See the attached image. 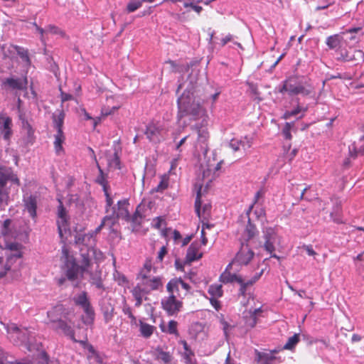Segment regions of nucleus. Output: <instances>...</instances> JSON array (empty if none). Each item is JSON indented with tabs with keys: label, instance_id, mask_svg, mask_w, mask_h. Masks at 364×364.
<instances>
[{
	"label": "nucleus",
	"instance_id": "f257e3e1",
	"mask_svg": "<svg viewBox=\"0 0 364 364\" xmlns=\"http://www.w3.org/2000/svg\"><path fill=\"white\" fill-rule=\"evenodd\" d=\"M178 118L188 117L190 120L202 119L203 122L207 123L208 115L205 109L198 100L190 90H185L177 100Z\"/></svg>",
	"mask_w": 364,
	"mask_h": 364
},
{
	"label": "nucleus",
	"instance_id": "f03ea898",
	"mask_svg": "<svg viewBox=\"0 0 364 364\" xmlns=\"http://www.w3.org/2000/svg\"><path fill=\"white\" fill-rule=\"evenodd\" d=\"M257 320H225L221 321V324L226 337L229 334L243 336L255 326Z\"/></svg>",
	"mask_w": 364,
	"mask_h": 364
},
{
	"label": "nucleus",
	"instance_id": "7ed1b4c3",
	"mask_svg": "<svg viewBox=\"0 0 364 364\" xmlns=\"http://www.w3.org/2000/svg\"><path fill=\"white\" fill-rule=\"evenodd\" d=\"M311 91V87L304 82L303 79L296 76H292L286 80L279 90L281 93L287 92L290 95L300 94L304 96L310 95Z\"/></svg>",
	"mask_w": 364,
	"mask_h": 364
},
{
	"label": "nucleus",
	"instance_id": "20e7f679",
	"mask_svg": "<svg viewBox=\"0 0 364 364\" xmlns=\"http://www.w3.org/2000/svg\"><path fill=\"white\" fill-rule=\"evenodd\" d=\"M61 261L63 263L61 269L67 279L71 282L77 279L81 267L77 264L75 258L70 255L69 250L65 246L62 248Z\"/></svg>",
	"mask_w": 364,
	"mask_h": 364
},
{
	"label": "nucleus",
	"instance_id": "39448f33",
	"mask_svg": "<svg viewBox=\"0 0 364 364\" xmlns=\"http://www.w3.org/2000/svg\"><path fill=\"white\" fill-rule=\"evenodd\" d=\"M168 132V129L164 123L151 122L146 126L145 135L149 141L157 144L166 139Z\"/></svg>",
	"mask_w": 364,
	"mask_h": 364
},
{
	"label": "nucleus",
	"instance_id": "423d86ee",
	"mask_svg": "<svg viewBox=\"0 0 364 364\" xmlns=\"http://www.w3.org/2000/svg\"><path fill=\"white\" fill-rule=\"evenodd\" d=\"M264 237L265 240V242L264 245V247L266 251L269 253L272 254L271 257L277 259H279V257L275 254H272L275 250V245L279 244L280 237L278 236L275 230L272 228H268L264 232Z\"/></svg>",
	"mask_w": 364,
	"mask_h": 364
},
{
	"label": "nucleus",
	"instance_id": "0eeeda50",
	"mask_svg": "<svg viewBox=\"0 0 364 364\" xmlns=\"http://www.w3.org/2000/svg\"><path fill=\"white\" fill-rule=\"evenodd\" d=\"M255 253L247 244L242 243L241 247L232 261L233 265H247L254 258Z\"/></svg>",
	"mask_w": 364,
	"mask_h": 364
},
{
	"label": "nucleus",
	"instance_id": "6e6552de",
	"mask_svg": "<svg viewBox=\"0 0 364 364\" xmlns=\"http://www.w3.org/2000/svg\"><path fill=\"white\" fill-rule=\"evenodd\" d=\"M106 218L102 222L100 225L96 228L95 231L88 233H77L75 236V243L77 245H82L87 247H92L95 243V235L100 231L102 226L105 225Z\"/></svg>",
	"mask_w": 364,
	"mask_h": 364
},
{
	"label": "nucleus",
	"instance_id": "1a4fd4ad",
	"mask_svg": "<svg viewBox=\"0 0 364 364\" xmlns=\"http://www.w3.org/2000/svg\"><path fill=\"white\" fill-rule=\"evenodd\" d=\"M192 129H195L198 132V139L194 145L196 151L206 152L208 151V140L209 138V133L206 128L196 125Z\"/></svg>",
	"mask_w": 364,
	"mask_h": 364
},
{
	"label": "nucleus",
	"instance_id": "9d476101",
	"mask_svg": "<svg viewBox=\"0 0 364 364\" xmlns=\"http://www.w3.org/2000/svg\"><path fill=\"white\" fill-rule=\"evenodd\" d=\"M202 184L199 185L198 189L197 190V195L195 202V209L197 215L200 220H206L210 213L211 205L210 204H205L203 207L201 201V189Z\"/></svg>",
	"mask_w": 364,
	"mask_h": 364
},
{
	"label": "nucleus",
	"instance_id": "9b49d317",
	"mask_svg": "<svg viewBox=\"0 0 364 364\" xmlns=\"http://www.w3.org/2000/svg\"><path fill=\"white\" fill-rule=\"evenodd\" d=\"M60 205L58 208V220L57 221L58 233L61 238L69 232L68 225V215L65 208L63 207L62 202L59 200Z\"/></svg>",
	"mask_w": 364,
	"mask_h": 364
},
{
	"label": "nucleus",
	"instance_id": "f8f14e48",
	"mask_svg": "<svg viewBox=\"0 0 364 364\" xmlns=\"http://www.w3.org/2000/svg\"><path fill=\"white\" fill-rule=\"evenodd\" d=\"M161 304L168 316H174L182 306V303L176 299L174 294H171L168 297L163 299Z\"/></svg>",
	"mask_w": 364,
	"mask_h": 364
},
{
	"label": "nucleus",
	"instance_id": "ddd939ff",
	"mask_svg": "<svg viewBox=\"0 0 364 364\" xmlns=\"http://www.w3.org/2000/svg\"><path fill=\"white\" fill-rule=\"evenodd\" d=\"M73 301L77 306L82 309L88 317L93 316L94 311L90 304L87 294L85 291H82L75 296Z\"/></svg>",
	"mask_w": 364,
	"mask_h": 364
},
{
	"label": "nucleus",
	"instance_id": "4468645a",
	"mask_svg": "<svg viewBox=\"0 0 364 364\" xmlns=\"http://www.w3.org/2000/svg\"><path fill=\"white\" fill-rule=\"evenodd\" d=\"M2 85L14 90H24L27 89L28 80L26 77L22 78L8 77L3 81Z\"/></svg>",
	"mask_w": 364,
	"mask_h": 364
},
{
	"label": "nucleus",
	"instance_id": "2eb2a0df",
	"mask_svg": "<svg viewBox=\"0 0 364 364\" xmlns=\"http://www.w3.org/2000/svg\"><path fill=\"white\" fill-rule=\"evenodd\" d=\"M11 119L5 113L0 114V132L3 134L4 139L8 140L10 139L11 131Z\"/></svg>",
	"mask_w": 364,
	"mask_h": 364
},
{
	"label": "nucleus",
	"instance_id": "dca6fc26",
	"mask_svg": "<svg viewBox=\"0 0 364 364\" xmlns=\"http://www.w3.org/2000/svg\"><path fill=\"white\" fill-rule=\"evenodd\" d=\"M277 350H274L270 352H260L255 350V360L259 364H277V357L274 353Z\"/></svg>",
	"mask_w": 364,
	"mask_h": 364
},
{
	"label": "nucleus",
	"instance_id": "f3484780",
	"mask_svg": "<svg viewBox=\"0 0 364 364\" xmlns=\"http://www.w3.org/2000/svg\"><path fill=\"white\" fill-rule=\"evenodd\" d=\"M34 26L36 28V30L39 32L41 35V41L43 43H46V36L49 34L52 35H59L63 36L64 33L62 30H60L58 27L53 25H48L45 28H42L39 27L36 23H34Z\"/></svg>",
	"mask_w": 364,
	"mask_h": 364
},
{
	"label": "nucleus",
	"instance_id": "a211bd4d",
	"mask_svg": "<svg viewBox=\"0 0 364 364\" xmlns=\"http://www.w3.org/2000/svg\"><path fill=\"white\" fill-rule=\"evenodd\" d=\"M208 293L212 296V298L210 299L212 306L216 310L220 309V302L216 299V298L223 296L222 285L218 284H214L210 285L208 289Z\"/></svg>",
	"mask_w": 364,
	"mask_h": 364
},
{
	"label": "nucleus",
	"instance_id": "6ab92c4d",
	"mask_svg": "<svg viewBox=\"0 0 364 364\" xmlns=\"http://www.w3.org/2000/svg\"><path fill=\"white\" fill-rule=\"evenodd\" d=\"M181 289H183L186 293L190 289L189 285L184 282L181 279H173L167 284V290L170 294L178 292Z\"/></svg>",
	"mask_w": 364,
	"mask_h": 364
},
{
	"label": "nucleus",
	"instance_id": "aec40b11",
	"mask_svg": "<svg viewBox=\"0 0 364 364\" xmlns=\"http://www.w3.org/2000/svg\"><path fill=\"white\" fill-rule=\"evenodd\" d=\"M200 245L198 242H193L189 246L186 254V261L191 262L202 257L203 253L200 251Z\"/></svg>",
	"mask_w": 364,
	"mask_h": 364
},
{
	"label": "nucleus",
	"instance_id": "412c9836",
	"mask_svg": "<svg viewBox=\"0 0 364 364\" xmlns=\"http://www.w3.org/2000/svg\"><path fill=\"white\" fill-rule=\"evenodd\" d=\"M141 278V286H143L147 292L151 290H156L161 286V279L159 277H151L150 275Z\"/></svg>",
	"mask_w": 364,
	"mask_h": 364
},
{
	"label": "nucleus",
	"instance_id": "4be33fe9",
	"mask_svg": "<svg viewBox=\"0 0 364 364\" xmlns=\"http://www.w3.org/2000/svg\"><path fill=\"white\" fill-rule=\"evenodd\" d=\"M229 146L234 151H237L241 148L245 150L251 147L252 141L251 139L247 136L240 139H232L230 140Z\"/></svg>",
	"mask_w": 364,
	"mask_h": 364
},
{
	"label": "nucleus",
	"instance_id": "5701e85b",
	"mask_svg": "<svg viewBox=\"0 0 364 364\" xmlns=\"http://www.w3.org/2000/svg\"><path fill=\"white\" fill-rule=\"evenodd\" d=\"M263 274V269H262L260 272H257L252 278L250 279H248L247 281H245L241 277L240 279H238V284H240V293L245 296L247 289L252 286L257 281L259 280V279L261 277V276Z\"/></svg>",
	"mask_w": 364,
	"mask_h": 364
},
{
	"label": "nucleus",
	"instance_id": "b1692460",
	"mask_svg": "<svg viewBox=\"0 0 364 364\" xmlns=\"http://www.w3.org/2000/svg\"><path fill=\"white\" fill-rule=\"evenodd\" d=\"M128 203L126 200H120L117 203V210L114 211L113 215L117 218H122L129 220L130 215L128 211Z\"/></svg>",
	"mask_w": 364,
	"mask_h": 364
},
{
	"label": "nucleus",
	"instance_id": "393cba45",
	"mask_svg": "<svg viewBox=\"0 0 364 364\" xmlns=\"http://www.w3.org/2000/svg\"><path fill=\"white\" fill-rule=\"evenodd\" d=\"M222 161L217 163L215 166L208 165L207 168H205L202 166L203 168V179L206 180L207 183L211 182L214 178L212 174H215L216 171H218L221 167Z\"/></svg>",
	"mask_w": 364,
	"mask_h": 364
},
{
	"label": "nucleus",
	"instance_id": "a878e982",
	"mask_svg": "<svg viewBox=\"0 0 364 364\" xmlns=\"http://www.w3.org/2000/svg\"><path fill=\"white\" fill-rule=\"evenodd\" d=\"M364 153V135L358 141H354L349 146V154L351 156L355 157L359 154Z\"/></svg>",
	"mask_w": 364,
	"mask_h": 364
},
{
	"label": "nucleus",
	"instance_id": "bb28decb",
	"mask_svg": "<svg viewBox=\"0 0 364 364\" xmlns=\"http://www.w3.org/2000/svg\"><path fill=\"white\" fill-rule=\"evenodd\" d=\"M233 264L230 263L224 272L221 274L220 276V281L224 284H228L233 282H236L238 283V279H240V276L236 275L235 274H231L229 271V268H230Z\"/></svg>",
	"mask_w": 364,
	"mask_h": 364
},
{
	"label": "nucleus",
	"instance_id": "cd10ccee",
	"mask_svg": "<svg viewBox=\"0 0 364 364\" xmlns=\"http://www.w3.org/2000/svg\"><path fill=\"white\" fill-rule=\"evenodd\" d=\"M25 209L34 218L36 216L37 201L35 197L30 196L24 199Z\"/></svg>",
	"mask_w": 364,
	"mask_h": 364
},
{
	"label": "nucleus",
	"instance_id": "c85d7f7f",
	"mask_svg": "<svg viewBox=\"0 0 364 364\" xmlns=\"http://www.w3.org/2000/svg\"><path fill=\"white\" fill-rule=\"evenodd\" d=\"M52 321L53 327H58L65 334L74 340V331L73 328L68 325L65 320H53Z\"/></svg>",
	"mask_w": 364,
	"mask_h": 364
},
{
	"label": "nucleus",
	"instance_id": "c756f323",
	"mask_svg": "<svg viewBox=\"0 0 364 364\" xmlns=\"http://www.w3.org/2000/svg\"><path fill=\"white\" fill-rule=\"evenodd\" d=\"M65 139V137L63 132H56V134H55L54 149L57 155H60L64 152L63 144L64 143Z\"/></svg>",
	"mask_w": 364,
	"mask_h": 364
},
{
	"label": "nucleus",
	"instance_id": "7c9ffc66",
	"mask_svg": "<svg viewBox=\"0 0 364 364\" xmlns=\"http://www.w3.org/2000/svg\"><path fill=\"white\" fill-rule=\"evenodd\" d=\"M343 37L340 34H335L326 38V43L330 49L339 48L342 45Z\"/></svg>",
	"mask_w": 364,
	"mask_h": 364
},
{
	"label": "nucleus",
	"instance_id": "2f4dec72",
	"mask_svg": "<svg viewBox=\"0 0 364 364\" xmlns=\"http://www.w3.org/2000/svg\"><path fill=\"white\" fill-rule=\"evenodd\" d=\"M133 296L136 300V306H140L144 294L147 292L141 284H137L132 291Z\"/></svg>",
	"mask_w": 364,
	"mask_h": 364
},
{
	"label": "nucleus",
	"instance_id": "473e14b6",
	"mask_svg": "<svg viewBox=\"0 0 364 364\" xmlns=\"http://www.w3.org/2000/svg\"><path fill=\"white\" fill-rule=\"evenodd\" d=\"M346 33L352 34L350 40L355 42L360 41V36H364V25L363 26H358L346 30Z\"/></svg>",
	"mask_w": 364,
	"mask_h": 364
},
{
	"label": "nucleus",
	"instance_id": "72a5a7b5",
	"mask_svg": "<svg viewBox=\"0 0 364 364\" xmlns=\"http://www.w3.org/2000/svg\"><path fill=\"white\" fill-rule=\"evenodd\" d=\"M156 358L165 364L168 363L172 360V355L169 352L164 351L161 348H157L155 350Z\"/></svg>",
	"mask_w": 364,
	"mask_h": 364
},
{
	"label": "nucleus",
	"instance_id": "f704fd0d",
	"mask_svg": "<svg viewBox=\"0 0 364 364\" xmlns=\"http://www.w3.org/2000/svg\"><path fill=\"white\" fill-rule=\"evenodd\" d=\"M114 100V98L112 97H107V105L106 107H104L102 109V114L104 116H108L109 114H113L115 111H117L119 107H121L120 104H117L116 105H113L110 107L109 105L112 104V101Z\"/></svg>",
	"mask_w": 364,
	"mask_h": 364
},
{
	"label": "nucleus",
	"instance_id": "c9c22d12",
	"mask_svg": "<svg viewBox=\"0 0 364 364\" xmlns=\"http://www.w3.org/2000/svg\"><path fill=\"white\" fill-rule=\"evenodd\" d=\"M248 315H246V317H250V318H257L259 317H265L267 316L265 311L262 309V306H255L250 307L248 310Z\"/></svg>",
	"mask_w": 364,
	"mask_h": 364
},
{
	"label": "nucleus",
	"instance_id": "e433bc0d",
	"mask_svg": "<svg viewBox=\"0 0 364 364\" xmlns=\"http://www.w3.org/2000/svg\"><path fill=\"white\" fill-rule=\"evenodd\" d=\"M105 159L109 168H119V157L116 152L107 154Z\"/></svg>",
	"mask_w": 364,
	"mask_h": 364
},
{
	"label": "nucleus",
	"instance_id": "4c0bfd02",
	"mask_svg": "<svg viewBox=\"0 0 364 364\" xmlns=\"http://www.w3.org/2000/svg\"><path fill=\"white\" fill-rule=\"evenodd\" d=\"M139 331L142 336L149 338L152 335L154 329L153 326L144 323L142 320H139Z\"/></svg>",
	"mask_w": 364,
	"mask_h": 364
},
{
	"label": "nucleus",
	"instance_id": "58836bf2",
	"mask_svg": "<svg viewBox=\"0 0 364 364\" xmlns=\"http://www.w3.org/2000/svg\"><path fill=\"white\" fill-rule=\"evenodd\" d=\"M12 48L17 52L18 55L25 63L26 65L29 66L31 65V60L28 56V50L18 46H14Z\"/></svg>",
	"mask_w": 364,
	"mask_h": 364
},
{
	"label": "nucleus",
	"instance_id": "ea45409f",
	"mask_svg": "<svg viewBox=\"0 0 364 364\" xmlns=\"http://www.w3.org/2000/svg\"><path fill=\"white\" fill-rule=\"evenodd\" d=\"M257 233V229L254 225L250 223V220H248V224L244 231V239L249 240L252 239Z\"/></svg>",
	"mask_w": 364,
	"mask_h": 364
},
{
	"label": "nucleus",
	"instance_id": "a19ab883",
	"mask_svg": "<svg viewBox=\"0 0 364 364\" xmlns=\"http://www.w3.org/2000/svg\"><path fill=\"white\" fill-rule=\"evenodd\" d=\"M11 224L12 220L11 219H6L4 221L1 228V232L2 235L8 237L12 234Z\"/></svg>",
	"mask_w": 364,
	"mask_h": 364
},
{
	"label": "nucleus",
	"instance_id": "79ce46f5",
	"mask_svg": "<svg viewBox=\"0 0 364 364\" xmlns=\"http://www.w3.org/2000/svg\"><path fill=\"white\" fill-rule=\"evenodd\" d=\"M299 334L295 333L294 336H292L288 338V341L286 343V344L284 346L283 348L285 350H292L293 348H294V347L299 343Z\"/></svg>",
	"mask_w": 364,
	"mask_h": 364
},
{
	"label": "nucleus",
	"instance_id": "37998d69",
	"mask_svg": "<svg viewBox=\"0 0 364 364\" xmlns=\"http://www.w3.org/2000/svg\"><path fill=\"white\" fill-rule=\"evenodd\" d=\"M64 118L65 114L63 112H60L57 116H53L54 125L57 132H63Z\"/></svg>",
	"mask_w": 364,
	"mask_h": 364
},
{
	"label": "nucleus",
	"instance_id": "c03bdc74",
	"mask_svg": "<svg viewBox=\"0 0 364 364\" xmlns=\"http://www.w3.org/2000/svg\"><path fill=\"white\" fill-rule=\"evenodd\" d=\"M168 182H169V177L166 174H164L161 176V181L156 188V191L157 192H161L166 189L168 186Z\"/></svg>",
	"mask_w": 364,
	"mask_h": 364
},
{
	"label": "nucleus",
	"instance_id": "a18cd8bd",
	"mask_svg": "<svg viewBox=\"0 0 364 364\" xmlns=\"http://www.w3.org/2000/svg\"><path fill=\"white\" fill-rule=\"evenodd\" d=\"M152 226L156 229L163 230V228L166 226V221L163 218L157 217L153 220ZM162 234L164 236L166 235L164 230H162Z\"/></svg>",
	"mask_w": 364,
	"mask_h": 364
},
{
	"label": "nucleus",
	"instance_id": "49530a36",
	"mask_svg": "<svg viewBox=\"0 0 364 364\" xmlns=\"http://www.w3.org/2000/svg\"><path fill=\"white\" fill-rule=\"evenodd\" d=\"M97 166L98 168L100 175L97 178L96 181L97 183H99L100 185L103 186L104 191L106 192V186H107V181L106 180V178L104 175L103 171L101 168L100 166L98 164H97Z\"/></svg>",
	"mask_w": 364,
	"mask_h": 364
},
{
	"label": "nucleus",
	"instance_id": "de8ad7c7",
	"mask_svg": "<svg viewBox=\"0 0 364 364\" xmlns=\"http://www.w3.org/2000/svg\"><path fill=\"white\" fill-rule=\"evenodd\" d=\"M152 269V264L150 260H146L143 269L141 270L140 277H146L149 276Z\"/></svg>",
	"mask_w": 364,
	"mask_h": 364
},
{
	"label": "nucleus",
	"instance_id": "09e8293b",
	"mask_svg": "<svg viewBox=\"0 0 364 364\" xmlns=\"http://www.w3.org/2000/svg\"><path fill=\"white\" fill-rule=\"evenodd\" d=\"M142 3H143L142 1L129 2L127 7L128 12H129V13L134 12V11H136V9H138L139 8H140L141 6Z\"/></svg>",
	"mask_w": 364,
	"mask_h": 364
},
{
	"label": "nucleus",
	"instance_id": "8fccbe9b",
	"mask_svg": "<svg viewBox=\"0 0 364 364\" xmlns=\"http://www.w3.org/2000/svg\"><path fill=\"white\" fill-rule=\"evenodd\" d=\"M306 111V108H301V107L298 106L296 109H294L291 111H288V112H285L284 118L287 119L290 117L296 115L297 114H299L301 112H305Z\"/></svg>",
	"mask_w": 364,
	"mask_h": 364
},
{
	"label": "nucleus",
	"instance_id": "3c124183",
	"mask_svg": "<svg viewBox=\"0 0 364 364\" xmlns=\"http://www.w3.org/2000/svg\"><path fill=\"white\" fill-rule=\"evenodd\" d=\"M10 259H8L7 262L4 264L3 269L0 270V279L6 275L7 272L10 270L11 266L9 264ZM3 265V258L0 257V267Z\"/></svg>",
	"mask_w": 364,
	"mask_h": 364
},
{
	"label": "nucleus",
	"instance_id": "603ef678",
	"mask_svg": "<svg viewBox=\"0 0 364 364\" xmlns=\"http://www.w3.org/2000/svg\"><path fill=\"white\" fill-rule=\"evenodd\" d=\"M183 6L185 8H191L198 14H200L203 11L202 6L196 5L193 2H184Z\"/></svg>",
	"mask_w": 364,
	"mask_h": 364
},
{
	"label": "nucleus",
	"instance_id": "864d4df0",
	"mask_svg": "<svg viewBox=\"0 0 364 364\" xmlns=\"http://www.w3.org/2000/svg\"><path fill=\"white\" fill-rule=\"evenodd\" d=\"M129 220H132L134 225V228H135L136 225H139L141 223L142 215L136 211L132 217H130Z\"/></svg>",
	"mask_w": 364,
	"mask_h": 364
},
{
	"label": "nucleus",
	"instance_id": "5fc2aeb1",
	"mask_svg": "<svg viewBox=\"0 0 364 364\" xmlns=\"http://www.w3.org/2000/svg\"><path fill=\"white\" fill-rule=\"evenodd\" d=\"M167 332L171 334H177V322L176 321L170 320L167 328Z\"/></svg>",
	"mask_w": 364,
	"mask_h": 364
},
{
	"label": "nucleus",
	"instance_id": "6e6d98bb",
	"mask_svg": "<svg viewBox=\"0 0 364 364\" xmlns=\"http://www.w3.org/2000/svg\"><path fill=\"white\" fill-rule=\"evenodd\" d=\"M291 129V124L289 122H287L284 125V127L282 130V134L285 139L290 140L291 139V134L290 133Z\"/></svg>",
	"mask_w": 364,
	"mask_h": 364
},
{
	"label": "nucleus",
	"instance_id": "4d7b16f0",
	"mask_svg": "<svg viewBox=\"0 0 364 364\" xmlns=\"http://www.w3.org/2000/svg\"><path fill=\"white\" fill-rule=\"evenodd\" d=\"M254 214L257 219H263L265 217V210L262 207H257L254 211Z\"/></svg>",
	"mask_w": 364,
	"mask_h": 364
},
{
	"label": "nucleus",
	"instance_id": "13d9d810",
	"mask_svg": "<svg viewBox=\"0 0 364 364\" xmlns=\"http://www.w3.org/2000/svg\"><path fill=\"white\" fill-rule=\"evenodd\" d=\"M302 249H304L309 256L315 257L316 255H317V253L314 251L313 247L310 245H303Z\"/></svg>",
	"mask_w": 364,
	"mask_h": 364
},
{
	"label": "nucleus",
	"instance_id": "bf43d9fd",
	"mask_svg": "<svg viewBox=\"0 0 364 364\" xmlns=\"http://www.w3.org/2000/svg\"><path fill=\"white\" fill-rule=\"evenodd\" d=\"M167 254V249L165 246H162L158 253L157 259L162 262L164 256Z\"/></svg>",
	"mask_w": 364,
	"mask_h": 364
},
{
	"label": "nucleus",
	"instance_id": "052dcab7",
	"mask_svg": "<svg viewBox=\"0 0 364 364\" xmlns=\"http://www.w3.org/2000/svg\"><path fill=\"white\" fill-rule=\"evenodd\" d=\"M205 227L207 228H209L210 226L208 225H205ZM205 225L203 224V228H202V230H201V243L203 245H206L207 242H208V239L207 237H205Z\"/></svg>",
	"mask_w": 364,
	"mask_h": 364
},
{
	"label": "nucleus",
	"instance_id": "680f3d73",
	"mask_svg": "<svg viewBox=\"0 0 364 364\" xmlns=\"http://www.w3.org/2000/svg\"><path fill=\"white\" fill-rule=\"evenodd\" d=\"M6 329L8 333H17L19 331L18 327L14 323H11L10 326H8Z\"/></svg>",
	"mask_w": 364,
	"mask_h": 364
},
{
	"label": "nucleus",
	"instance_id": "e2e57ef3",
	"mask_svg": "<svg viewBox=\"0 0 364 364\" xmlns=\"http://www.w3.org/2000/svg\"><path fill=\"white\" fill-rule=\"evenodd\" d=\"M260 195H261V193L260 191H257L255 196V200H254V203L252 205H251L249 208V210L247 211V214L249 215L250 212L252 210V209L254 207V205L257 202L258 199L260 197Z\"/></svg>",
	"mask_w": 364,
	"mask_h": 364
},
{
	"label": "nucleus",
	"instance_id": "0e129e2a",
	"mask_svg": "<svg viewBox=\"0 0 364 364\" xmlns=\"http://www.w3.org/2000/svg\"><path fill=\"white\" fill-rule=\"evenodd\" d=\"M167 64L170 65L171 66V70L174 73H176L178 72V67H177V65L176 64V63L173 60H168L166 62Z\"/></svg>",
	"mask_w": 364,
	"mask_h": 364
},
{
	"label": "nucleus",
	"instance_id": "69168bd1",
	"mask_svg": "<svg viewBox=\"0 0 364 364\" xmlns=\"http://www.w3.org/2000/svg\"><path fill=\"white\" fill-rule=\"evenodd\" d=\"M188 136H186L183 138H182L179 142L176 144V149L177 151H181L180 147L186 142V139H188Z\"/></svg>",
	"mask_w": 364,
	"mask_h": 364
},
{
	"label": "nucleus",
	"instance_id": "338daca9",
	"mask_svg": "<svg viewBox=\"0 0 364 364\" xmlns=\"http://www.w3.org/2000/svg\"><path fill=\"white\" fill-rule=\"evenodd\" d=\"M178 160H179V157H177V158L173 159L171 161V169H170L171 171L174 170L177 167Z\"/></svg>",
	"mask_w": 364,
	"mask_h": 364
},
{
	"label": "nucleus",
	"instance_id": "774afa93",
	"mask_svg": "<svg viewBox=\"0 0 364 364\" xmlns=\"http://www.w3.org/2000/svg\"><path fill=\"white\" fill-rule=\"evenodd\" d=\"M232 35L229 34L228 36H226L225 38H223L222 40H221V43H222V46H225V44H227L228 42H230V41H232Z\"/></svg>",
	"mask_w": 364,
	"mask_h": 364
}]
</instances>
